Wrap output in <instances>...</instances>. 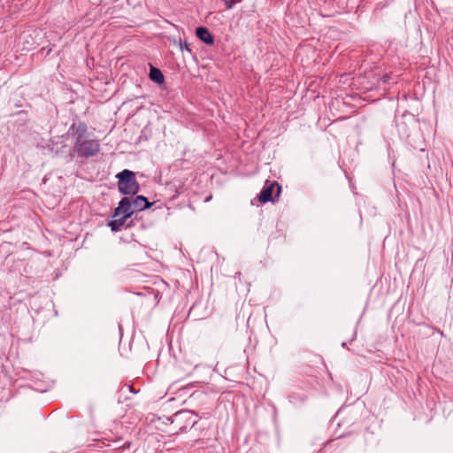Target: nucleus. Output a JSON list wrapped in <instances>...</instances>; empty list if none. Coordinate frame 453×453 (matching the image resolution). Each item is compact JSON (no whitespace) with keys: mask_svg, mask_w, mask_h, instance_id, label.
<instances>
[{"mask_svg":"<svg viewBox=\"0 0 453 453\" xmlns=\"http://www.w3.org/2000/svg\"><path fill=\"white\" fill-rule=\"evenodd\" d=\"M68 132L74 138L73 150L79 157L88 158L99 152L100 143L97 140L88 138L86 124H73Z\"/></svg>","mask_w":453,"mask_h":453,"instance_id":"1","label":"nucleus"},{"mask_svg":"<svg viewBox=\"0 0 453 453\" xmlns=\"http://www.w3.org/2000/svg\"><path fill=\"white\" fill-rule=\"evenodd\" d=\"M116 177L118 178V188L123 195H135L140 190V185L136 180L134 172L125 169L119 173Z\"/></svg>","mask_w":453,"mask_h":453,"instance_id":"2","label":"nucleus"},{"mask_svg":"<svg viewBox=\"0 0 453 453\" xmlns=\"http://www.w3.org/2000/svg\"><path fill=\"white\" fill-rule=\"evenodd\" d=\"M196 422V414L191 411H181L175 413L172 421L180 431L193 427Z\"/></svg>","mask_w":453,"mask_h":453,"instance_id":"3","label":"nucleus"},{"mask_svg":"<svg viewBox=\"0 0 453 453\" xmlns=\"http://www.w3.org/2000/svg\"><path fill=\"white\" fill-rule=\"evenodd\" d=\"M277 190L276 196H279L281 191L280 186L276 181H269L267 180L265 182V185L264 188L261 190L260 194L258 195V200L260 203H267V202H273V194L274 190Z\"/></svg>","mask_w":453,"mask_h":453,"instance_id":"4","label":"nucleus"},{"mask_svg":"<svg viewBox=\"0 0 453 453\" xmlns=\"http://www.w3.org/2000/svg\"><path fill=\"white\" fill-rule=\"evenodd\" d=\"M134 211H133L130 197H124L119 203V206L115 208L112 217H122L126 220L130 218Z\"/></svg>","mask_w":453,"mask_h":453,"instance_id":"5","label":"nucleus"},{"mask_svg":"<svg viewBox=\"0 0 453 453\" xmlns=\"http://www.w3.org/2000/svg\"><path fill=\"white\" fill-rule=\"evenodd\" d=\"M130 199H131L132 208L134 212L142 211V210L147 209L151 206V203L143 196H137L136 197H132Z\"/></svg>","mask_w":453,"mask_h":453,"instance_id":"6","label":"nucleus"},{"mask_svg":"<svg viewBox=\"0 0 453 453\" xmlns=\"http://www.w3.org/2000/svg\"><path fill=\"white\" fill-rule=\"evenodd\" d=\"M196 36L204 43L208 45H211L214 42V37L211 34V32L203 27H199L196 28Z\"/></svg>","mask_w":453,"mask_h":453,"instance_id":"7","label":"nucleus"},{"mask_svg":"<svg viewBox=\"0 0 453 453\" xmlns=\"http://www.w3.org/2000/svg\"><path fill=\"white\" fill-rule=\"evenodd\" d=\"M150 78L151 81L161 84L164 82V75L162 74L161 71L156 67H151L150 72Z\"/></svg>","mask_w":453,"mask_h":453,"instance_id":"8","label":"nucleus"},{"mask_svg":"<svg viewBox=\"0 0 453 453\" xmlns=\"http://www.w3.org/2000/svg\"><path fill=\"white\" fill-rule=\"evenodd\" d=\"M126 221L127 220L122 217H118L115 219L111 220L108 226L112 231L117 232L120 230V228L125 225Z\"/></svg>","mask_w":453,"mask_h":453,"instance_id":"9","label":"nucleus"},{"mask_svg":"<svg viewBox=\"0 0 453 453\" xmlns=\"http://www.w3.org/2000/svg\"><path fill=\"white\" fill-rule=\"evenodd\" d=\"M174 43L178 44L180 46V49L181 51H183V50H187L188 52L191 51V50L189 49V45L187 42H182L181 40H180L179 42L174 40Z\"/></svg>","mask_w":453,"mask_h":453,"instance_id":"10","label":"nucleus"}]
</instances>
